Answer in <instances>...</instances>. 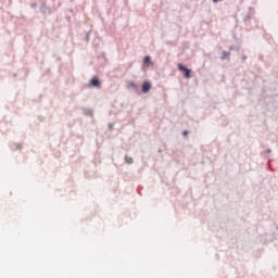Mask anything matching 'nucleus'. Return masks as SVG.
Listing matches in <instances>:
<instances>
[{
	"instance_id": "a211bd4d",
	"label": "nucleus",
	"mask_w": 278,
	"mask_h": 278,
	"mask_svg": "<svg viewBox=\"0 0 278 278\" xmlns=\"http://www.w3.org/2000/svg\"><path fill=\"white\" fill-rule=\"evenodd\" d=\"M218 1H223V0H213V3H218Z\"/></svg>"
},
{
	"instance_id": "423d86ee",
	"label": "nucleus",
	"mask_w": 278,
	"mask_h": 278,
	"mask_svg": "<svg viewBox=\"0 0 278 278\" xmlns=\"http://www.w3.org/2000/svg\"><path fill=\"white\" fill-rule=\"evenodd\" d=\"M81 111L85 116H94V111H92V109L83 108Z\"/></svg>"
},
{
	"instance_id": "9d476101",
	"label": "nucleus",
	"mask_w": 278,
	"mask_h": 278,
	"mask_svg": "<svg viewBox=\"0 0 278 278\" xmlns=\"http://www.w3.org/2000/svg\"><path fill=\"white\" fill-rule=\"evenodd\" d=\"M126 164H134V157L131 156H125Z\"/></svg>"
},
{
	"instance_id": "6e6552de",
	"label": "nucleus",
	"mask_w": 278,
	"mask_h": 278,
	"mask_svg": "<svg viewBox=\"0 0 278 278\" xmlns=\"http://www.w3.org/2000/svg\"><path fill=\"white\" fill-rule=\"evenodd\" d=\"M143 63L147 64V66H151V64H153V62H151V56H144Z\"/></svg>"
},
{
	"instance_id": "ddd939ff",
	"label": "nucleus",
	"mask_w": 278,
	"mask_h": 278,
	"mask_svg": "<svg viewBox=\"0 0 278 278\" xmlns=\"http://www.w3.org/2000/svg\"><path fill=\"white\" fill-rule=\"evenodd\" d=\"M85 40L88 42V40H90V34H87L85 37Z\"/></svg>"
},
{
	"instance_id": "dca6fc26",
	"label": "nucleus",
	"mask_w": 278,
	"mask_h": 278,
	"mask_svg": "<svg viewBox=\"0 0 278 278\" xmlns=\"http://www.w3.org/2000/svg\"><path fill=\"white\" fill-rule=\"evenodd\" d=\"M182 136H188V130H184Z\"/></svg>"
},
{
	"instance_id": "f3484780",
	"label": "nucleus",
	"mask_w": 278,
	"mask_h": 278,
	"mask_svg": "<svg viewBox=\"0 0 278 278\" xmlns=\"http://www.w3.org/2000/svg\"><path fill=\"white\" fill-rule=\"evenodd\" d=\"M247 55H243L242 58H241V60H243V62H244V60H247Z\"/></svg>"
},
{
	"instance_id": "f8f14e48",
	"label": "nucleus",
	"mask_w": 278,
	"mask_h": 278,
	"mask_svg": "<svg viewBox=\"0 0 278 278\" xmlns=\"http://www.w3.org/2000/svg\"><path fill=\"white\" fill-rule=\"evenodd\" d=\"M38 7V4L36 3V2H33L31 4H30V8H33V9H35V8H37Z\"/></svg>"
},
{
	"instance_id": "f257e3e1",
	"label": "nucleus",
	"mask_w": 278,
	"mask_h": 278,
	"mask_svg": "<svg viewBox=\"0 0 278 278\" xmlns=\"http://www.w3.org/2000/svg\"><path fill=\"white\" fill-rule=\"evenodd\" d=\"M178 71H180L181 73H184V77L186 79H190V77H192V70L186 67V65L179 63L178 64Z\"/></svg>"
},
{
	"instance_id": "9b49d317",
	"label": "nucleus",
	"mask_w": 278,
	"mask_h": 278,
	"mask_svg": "<svg viewBox=\"0 0 278 278\" xmlns=\"http://www.w3.org/2000/svg\"><path fill=\"white\" fill-rule=\"evenodd\" d=\"M229 51H240V47L238 46H230Z\"/></svg>"
},
{
	"instance_id": "2eb2a0df",
	"label": "nucleus",
	"mask_w": 278,
	"mask_h": 278,
	"mask_svg": "<svg viewBox=\"0 0 278 278\" xmlns=\"http://www.w3.org/2000/svg\"><path fill=\"white\" fill-rule=\"evenodd\" d=\"M265 153H273V150L266 149V150H265Z\"/></svg>"
},
{
	"instance_id": "1a4fd4ad",
	"label": "nucleus",
	"mask_w": 278,
	"mask_h": 278,
	"mask_svg": "<svg viewBox=\"0 0 278 278\" xmlns=\"http://www.w3.org/2000/svg\"><path fill=\"white\" fill-rule=\"evenodd\" d=\"M11 149L21 151L23 149V146L21 143H13L11 146Z\"/></svg>"
},
{
	"instance_id": "20e7f679",
	"label": "nucleus",
	"mask_w": 278,
	"mask_h": 278,
	"mask_svg": "<svg viewBox=\"0 0 278 278\" xmlns=\"http://www.w3.org/2000/svg\"><path fill=\"white\" fill-rule=\"evenodd\" d=\"M40 12H41V14H45V15L51 14V9L49 7H47L46 1L41 2Z\"/></svg>"
},
{
	"instance_id": "0eeeda50",
	"label": "nucleus",
	"mask_w": 278,
	"mask_h": 278,
	"mask_svg": "<svg viewBox=\"0 0 278 278\" xmlns=\"http://www.w3.org/2000/svg\"><path fill=\"white\" fill-rule=\"evenodd\" d=\"M231 56V52H228V51H223L222 52V56H220V60H229V58Z\"/></svg>"
},
{
	"instance_id": "6ab92c4d",
	"label": "nucleus",
	"mask_w": 278,
	"mask_h": 278,
	"mask_svg": "<svg viewBox=\"0 0 278 278\" xmlns=\"http://www.w3.org/2000/svg\"><path fill=\"white\" fill-rule=\"evenodd\" d=\"M110 129H112L114 126L112 124L109 125Z\"/></svg>"
},
{
	"instance_id": "f03ea898",
	"label": "nucleus",
	"mask_w": 278,
	"mask_h": 278,
	"mask_svg": "<svg viewBox=\"0 0 278 278\" xmlns=\"http://www.w3.org/2000/svg\"><path fill=\"white\" fill-rule=\"evenodd\" d=\"M249 12L245 15V17L243 18L244 24L247 25V27H249V25L251 24V20L253 18V14H255V12L253 11V8H249Z\"/></svg>"
},
{
	"instance_id": "4468645a",
	"label": "nucleus",
	"mask_w": 278,
	"mask_h": 278,
	"mask_svg": "<svg viewBox=\"0 0 278 278\" xmlns=\"http://www.w3.org/2000/svg\"><path fill=\"white\" fill-rule=\"evenodd\" d=\"M130 86L131 88H137V85L134 81L130 83Z\"/></svg>"
},
{
	"instance_id": "39448f33",
	"label": "nucleus",
	"mask_w": 278,
	"mask_h": 278,
	"mask_svg": "<svg viewBox=\"0 0 278 278\" xmlns=\"http://www.w3.org/2000/svg\"><path fill=\"white\" fill-rule=\"evenodd\" d=\"M151 90V83L149 81H144L141 86V92L143 94H147V92H149Z\"/></svg>"
},
{
	"instance_id": "7ed1b4c3",
	"label": "nucleus",
	"mask_w": 278,
	"mask_h": 278,
	"mask_svg": "<svg viewBox=\"0 0 278 278\" xmlns=\"http://www.w3.org/2000/svg\"><path fill=\"white\" fill-rule=\"evenodd\" d=\"M90 87L91 88H101V80H99V77L94 76L90 79Z\"/></svg>"
}]
</instances>
